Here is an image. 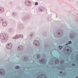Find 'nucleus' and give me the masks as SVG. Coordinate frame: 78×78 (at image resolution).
I'll list each match as a JSON object with an SVG mask.
<instances>
[{
	"instance_id": "14",
	"label": "nucleus",
	"mask_w": 78,
	"mask_h": 78,
	"mask_svg": "<svg viewBox=\"0 0 78 78\" xmlns=\"http://www.w3.org/2000/svg\"><path fill=\"white\" fill-rule=\"evenodd\" d=\"M37 58H39V57H40V56H39V55H37Z\"/></svg>"
},
{
	"instance_id": "24",
	"label": "nucleus",
	"mask_w": 78,
	"mask_h": 78,
	"mask_svg": "<svg viewBox=\"0 0 78 78\" xmlns=\"http://www.w3.org/2000/svg\"><path fill=\"white\" fill-rule=\"evenodd\" d=\"M41 11H42V9H41Z\"/></svg>"
},
{
	"instance_id": "16",
	"label": "nucleus",
	"mask_w": 78,
	"mask_h": 78,
	"mask_svg": "<svg viewBox=\"0 0 78 78\" xmlns=\"http://www.w3.org/2000/svg\"><path fill=\"white\" fill-rule=\"evenodd\" d=\"M60 74H62V72H60Z\"/></svg>"
},
{
	"instance_id": "7",
	"label": "nucleus",
	"mask_w": 78,
	"mask_h": 78,
	"mask_svg": "<svg viewBox=\"0 0 78 78\" xmlns=\"http://www.w3.org/2000/svg\"><path fill=\"white\" fill-rule=\"evenodd\" d=\"M3 71H4V70H3V69H0V74L2 75V72Z\"/></svg>"
},
{
	"instance_id": "12",
	"label": "nucleus",
	"mask_w": 78,
	"mask_h": 78,
	"mask_svg": "<svg viewBox=\"0 0 78 78\" xmlns=\"http://www.w3.org/2000/svg\"><path fill=\"white\" fill-rule=\"evenodd\" d=\"M38 5V3H37V2H36L35 3V5Z\"/></svg>"
},
{
	"instance_id": "21",
	"label": "nucleus",
	"mask_w": 78,
	"mask_h": 78,
	"mask_svg": "<svg viewBox=\"0 0 78 78\" xmlns=\"http://www.w3.org/2000/svg\"><path fill=\"white\" fill-rule=\"evenodd\" d=\"M76 78H78V76L76 77Z\"/></svg>"
},
{
	"instance_id": "1",
	"label": "nucleus",
	"mask_w": 78,
	"mask_h": 78,
	"mask_svg": "<svg viewBox=\"0 0 78 78\" xmlns=\"http://www.w3.org/2000/svg\"><path fill=\"white\" fill-rule=\"evenodd\" d=\"M12 44L11 43H9L6 46L7 48L9 50V49H11L12 48Z\"/></svg>"
},
{
	"instance_id": "15",
	"label": "nucleus",
	"mask_w": 78,
	"mask_h": 78,
	"mask_svg": "<svg viewBox=\"0 0 78 78\" xmlns=\"http://www.w3.org/2000/svg\"><path fill=\"white\" fill-rule=\"evenodd\" d=\"M68 42H69V44H71L72 43V41H69Z\"/></svg>"
},
{
	"instance_id": "11",
	"label": "nucleus",
	"mask_w": 78,
	"mask_h": 78,
	"mask_svg": "<svg viewBox=\"0 0 78 78\" xmlns=\"http://www.w3.org/2000/svg\"><path fill=\"white\" fill-rule=\"evenodd\" d=\"M66 48H70L71 49V51H72V49H71V48L69 47H66Z\"/></svg>"
},
{
	"instance_id": "20",
	"label": "nucleus",
	"mask_w": 78,
	"mask_h": 78,
	"mask_svg": "<svg viewBox=\"0 0 78 78\" xmlns=\"http://www.w3.org/2000/svg\"><path fill=\"white\" fill-rule=\"evenodd\" d=\"M67 51H68V50H69V49H67Z\"/></svg>"
},
{
	"instance_id": "23",
	"label": "nucleus",
	"mask_w": 78,
	"mask_h": 78,
	"mask_svg": "<svg viewBox=\"0 0 78 78\" xmlns=\"http://www.w3.org/2000/svg\"><path fill=\"white\" fill-rule=\"evenodd\" d=\"M41 62H42V61H41Z\"/></svg>"
},
{
	"instance_id": "17",
	"label": "nucleus",
	"mask_w": 78,
	"mask_h": 78,
	"mask_svg": "<svg viewBox=\"0 0 78 78\" xmlns=\"http://www.w3.org/2000/svg\"><path fill=\"white\" fill-rule=\"evenodd\" d=\"M72 66H75V65L74 64H72Z\"/></svg>"
},
{
	"instance_id": "19",
	"label": "nucleus",
	"mask_w": 78,
	"mask_h": 78,
	"mask_svg": "<svg viewBox=\"0 0 78 78\" xmlns=\"http://www.w3.org/2000/svg\"><path fill=\"white\" fill-rule=\"evenodd\" d=\"M40 9H42V7H40Z\"/></svg>"
},
{
	"instance_id": "5",
	"label": "nucleus",
	"mask_w": 78,
	"mask_h": 78,
	"mask_svg": "<svg viewBox=\"0 0 78 78\" xmlns=\"http://www.w3.org/2000/svg\"><path fill=\"white\" fill-rule=\"evenodd\" d=\"M34 43L36 45H37V43L38 44L39 42L37 41H34Z\"/></svg>"
},
{
	"instance_id": "2",
	"label": "nucleus",
	"mask_w": 78,
	"mask_h": 78,
	"mask_svg": "<svg viewBox=\"0 0 78 78\" xmlns=\"http://www.w3.org/2000/svg\"><path fill=\"white\" fill-rule=\"evenodd\" d=\"M3 37L2 38V39H8V36L7 34H3Z\"/></svg>"
},
{
	"instance_id": "18",
	"label": "nucleus",
	"mask_w": 78,
	"mask_h": 78,
	"mask_svg": "<svg viewBox=\"0 0 78 78\" xmlns=\"http://www.w3.org/2000/svg\"><path fill=\"white\" fill-rule=\"evenodd\" d=\"M68 44L67 43V44H66V45H68Z\"/></svg>"
},
{
	"instance_id": "13",
	"label": "nucleus",
	"mask_w": 78,
	"mask_h": 78,
	"mask_svg": "<svg viewBox=\"0 0 78 78\" xmlns=\"http://www.w3.org/2000/svg\"><path fill=\"white\" fill-rule=\"evenodd\" d=\"M59 47L60 49H61V48H62V46H59Z\"/></svg>"
},
{
	"instance_id": "4",
	"label": "nucleus",
	"mask_w": 78,
	"mask_h": 78,
	"mask_svg": "<svg viewBox=\"0 0 78 78\" xmlns=\"http://www.w3.org/2000/svg\"><path fill=\"white\" fill-rule=\"evenodd\" d=\"M4 11L3 8H0V12H3Z\"/></svg>"
},
{
	"instance_id": "22",
	"label": "nucleus",
	"mask_w": 78,
	"mask_h": 78,
	"mask_svg": "<svg viewBox=\"0 0 78 78\" xmlns=\"http://www.w3.org/2000/svg\"><path fill=\"white\" fill-rule=\"evenodd\" d=\"M58 34H60V33H58Z\"/></svg>"
},
{
	"instance_id": "8",
	"label": "nucleus",
	"mask_w": 78,
	"mask_h": 78,
	"mask_svg": "<svg viewBox=\"0 0 78 78\" xmlns=\"http://www.w3.org/2000/svg\"><path fill=\"white\" fill-rule=\"evenodd\" d=\"M15 39H19V36H17L16 35V36H15Z\"/></svg>"
},
{
	"instance_id": "3",
	"label": "nucleus",
	"mask_w": 78,
	"mask_h": 78,
	"mask_svg": "<svg viewBox=\"0 0 78 78\" xmlns=\"http://www.w3.org/2000/svg\"><path fill=\"white\" fill-rule=\"evenodd\" d=\"M18 48H19L20 50H22L23 48V47L22 46L20 45L19 46Z\"/></svg>"
},
{
	"instance_id": "9",
	"label": "nucleus",
	"mask_w": 78,
	"mask_h": 78,
	"mask_svg": "<svg viewBox=\"0 0 78 78\" xmlns=\"http://www.w3.org/2000/svg\"><path fill=\"white\" fill-rule=\"evenodd\" d=\"M55 63L56 64H58L59 63V60H57L55 62Z\"/></svg>"
},
{
	"instance_id": "10",
	"label": "nucleus",
	"mask_w": 78,
	"mask_h": 78,
	"mask_svg": "<svg viewBox=\"0 0 78 78\" xmlns=\"http://www.w3.org/2000/svg\"><path fill=\"white\" fill-rule=\"evenodd\" d=\"M15 69H19V66H16L15 67Z\"/></svg>"
},
{
	"instance_id": "6",
	"label": "nucleus",
	"mask_w": 78,
	"mask_h": 78,
	"mask_svg": "<svg viewBox=\"0 0 78 78\" xmlns=\"http://www.w3.org/2000/svg\"><path fill=\"white\" fill-rule=\"evenodd\" d=\"M2 25L3 26H6V22L5 21L3 22L2 23Z\"/></svg>"
}]
</instances>
